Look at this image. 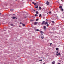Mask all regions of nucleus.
Returning a JSON list of instances; mask_svg holds the SVG:
<instances>
[{
  "label": "nucleus",
  "mask_w": 64,
  "mask_h": 64,
  "mask_svg": "<svg viewBox=\"0 0 64 64\" xmlns=\"http://www.w3.org/2000/svg\"><path fill=\"white\" fill-rule=\"evenodd\" d=\"M59 8L62 10V11L63 10V9L62 8V6H60L59 7Z\"/></svg>",
  "instance_id": "nucleus-1"
},
{
  "label": "nucleus",
  "mask_w": 64,
  "mask_h": 64,
  "mask_svg": "<svg viewBox=\"0 0 64 64\" xmlns=\"http://www.w3.org/2000/svg\"><path fill=\"white\" fill-rule=\"evenodd\" d=\"M38 24V22H34V25H37V24Z\"/></svg>",
  "instance_id": "nucleus-2"
},
{
  "label": "nucleus",
  "mask_w": 64,
  "mask_h": 64,
  "mask_svg": "<svg viewBox=\"0 0 64 64\" xmlns=\"http://www.w3.org/2000/svg\"><path fill=\"white\" fill-rule=\"evenodd\" d=\"M44 30L45 31H46V26H44Z\"/></svg>",
  "instance_id": "nucleus-3"
},
{
  "label": "nucleus",
  "mask_w": 64,
  "mask_h": 64,
  "mask_svg": "<svg viewBox=\"0 0 64 64\" xmlns=\"http://www.w3.org/2000/svg\"><path fill=\"white\" fill-rule=\"evenodd\" d=\"M35 31H40V30L35 29Z\"/></svg>",
  "instance_id": "nucleus-4"
},
{
  "label": "nucleus",
  "mask_w": 64,
  "mask_h": 64,
  "mask_svg": "<svg viewBox=\"0 0 64 64\" xmlns=\"http://www.w3.org/2000/svg\"><path fill=\"white\" fill-rule=\"evenodd\" d=\"M48 24V22H45L44 23V24L45 25H46V24Z\"/></svg>",
  "instance_id": "nucleus-5"
},
{
  "label": "nucleus",
  "mask_w": 64,
  "mask_h": 64,
  "mask_svg": "<svg viewBox=\"0 0 64 64\" xmlns=\"http://www.w3.org/2000/svg\"><path fill=\"white\" fill-rule=\"evenodd\" d=\"M46 4L47 5H49V2H47L46 3Z\"/></svg>",
  "instance_id": "nucleus-6"
},
{
  "label": "nucleus",
  "mask_w": 64,
  "mask_h": 64,
  "mask_svg": "<svg viewBox=\"0 0 64 64\" xmlns=\"http://www.w3.org/2000/svg\"><path fill=\"white\" fill-rule=\"evenodd\" d=\"M43 24H45V22L44 21H43L42 22V24L43 25Z\"/></svg>",
  "instance_id": "nucleus-7"
},
{
  "label": "nucleus",
  "mask_w": 64,
  "mask_h": 64,
  "mask_svg": "<svg viewBox=\"0 0 64 64\" xmlns=\"http://www.w3.org/2000/svg\"><path fill=\"white\" fill-rule=\"evenodd\" d=\"M40 32L41 33V34H43V33H44V32H42V31H40Z\"/></svg>",
  "instance_id": "nucleus-8"
},
{
  "label": "nucleus",
  "mask_w": 64,
  "mask_h": 64,
  "mask_svg": "<svg viewBox=\"0 0 64 64\" xmlns=\"http://www.w3.org/2000/svg\"><path fill=\"white\" fill-rule=\"evenodd\" d=\"M55 61H53L52 63V64H55Z\"/></svg>",
  "instance_id": "nucleus-9"
},
{
  "label": "nucleus",
  "mask_w": 64,
  "mask_h": 64,
  "mask_svg": "<svg viewBox=\"0 0 64 64\" xmlns=\"http://www.w3.org/2000/svg\"><path fill=\"white\" fill-rule=\"evenodd\" d=\"M12 19H15L16 18V17L14 16L12 18Z\"/></svg>",
  "instance_id": "nucleus-10"
},
{
  "label": "nucleus",
  "mask_w": 64,
  "mask_h": 64,
  "mask_svg": "<svg viewBox=\"0 0 64 64\" xmlns=\"http://www.w3.org/2000/svg\"><path fill=\"white\" fill-rule=\"evenodd\" d=\"M38 6H36V7L35 8H38Z\"/></svg>",
  "instance_id": "nucleus-11"
},
{
  "label": "nucleus",
  "mask_w": 64,
  "mask_h": 64,
  "mask_svg": "<svg viewBox=\"0 0 64 64\" xmlns=\"http://www.w3.org/2000/svg\"><path fill=\"white\" fill-rule=\"evenodd\" d=\"M36 14H38V13H39L38 12H36Z\"/></svg>",
  "instance_id": "nucleus-12"
},
{
  "label": "nucleus",
  "mask_w": 64,
  "mask_h": 64,
  "mask_svg": "<svg viewBox=\"0 0 64 64\" xmlns=\"http://www.w3.org/2000/svg\"><path fill=\"white\" fill-rule=\"evenodd\" d=\"M59 49V48H57L56 49V50H58Z\"/></svg>",
  "instance_id": "nucleus-13"
},
{
  "label": "nucleus",
  "mask_w": 64,
  "mask_h": 64,
  "mask_svg": "<svg viewBox=\"0 0 64 64\" xmlns=\"http://www.w3.org/2000/svg\"><path fill=\"white\" fill-rule=\"evenodd\" d=\"M52 22L53 23V24H55V22H54L53 21H52Z\"/></svg>",
  "instance_id": "nucleus-14"
},
{
  "label": "nucleus",
  "mask_w": 64,
  "mask_h": 64,
  "mask_svg": "<svg viewBox=\"0 0 64 64\" xmlns=\"http://www.w3.org/2000/svg\"><path fill=\"white\" fill-rule=\"evenodd\" d=\"M41 14H40L39 15V17H41Z\"/></svg>",
  "instance_id": "nucleus-15"
},
{
  "label": "nucleus",
  "mask_w": 64,
  "mask_h": 64,
  "mask_svg": "<svg viewBox=\"0 0 64 64\" xmlns=\"http://www.w3.org/2000/svg\"><path fill=\"white\" fill-rule=\"evenodd\" d=\"M39 8L40 10V9H41V7H39Z\"/></svg>",
  "instance_id": "nucleus-16"
},
{
  "label": "nucleus",
  "mask_w": 64,
  "mask_h": 64,
  "mask_svg": "<svg viewBox=\"0 0 64 64\" xmlns=\"http://www.w3.org/2000/svg\"><path fill=\"white\" fill-rule=\"evenodd\" d=\"M10 10L11 11H13V10L11 9Z\"/></svg>",
  "instance_id": "nucleus-17"
},
{
  "label": "nucleus",
  "mask_w": 64,
  "mask_h": 64,
  "mask_svg": "<svg viewBox=\"0 0 64 64\" xmlns=\"http://www.w3.org/2000/svg\"><path fill=\"white\" fill-rule=\"evenodd\" d=\"M41 38H42V39H43L44 38V37H43V36H41Z\"/></svg>",
  "instance_id": "nucleus-18"
},
{
  "label": "nucleus",
  "mask_w": 64,
  "mask_h": 64,
  "mask_svg": "<svg viewBox=\"0 0 64 64\" xmlns=\"http://www.w3.org/2000/svg\"><path fill=\"white\" fill-rule=\"evenodd\" d=\"M35 16H36H36H37V14H35Z\"/></svg>",
  "instance_id": "nucleus-19"
},
{
  "label": "nucleus",
  "mask_w": 64,
  "mask_h": 64,
  "mask_svg": "<svg viewBox=\"0 0 64 64\" xmlns=\"http://www.w3.org/2000/svg\"><path fill=\"white\" fill-rule=\"evenodd\" d=\"M41 61V62H42V60H39V61Z\"/></svg>",
  "instance_id": "nucleus-20"
},
{
  "label": "nucleus",
  "mask_w": 64,
  "mask_h": 64,
  "mask_svg": "<svg viewBox=\"0 0 64 64\" xmlns=\"http://www.w3.org/2000/svg\"><path fill=\"white\" fill-rule=\"evenodd\" d=\"M36 21H38V18H37L36 20Z\"/></svg>",
  "instance_id": "nucleus-21"
},
{
  "label": "nucleus",
  "mask_w": 64,
  "mask_h": 64,
  "mask_svg": "<svg viewBox=\"0 0 64 64\" xmlns=\"http://www.w3.org/2000/svg\"><path fill=\"white\" fill-rule=\"evenodd\" d=\"M22 25L24 26H25V24H22Z\"/></svg>",
  "instance_id": "nucleus-22"
},
{
  "label": "nucleus",
  "mask_w": 64,
  "mask_h": 64,
  "mask_svg": "<svg viewBox=\"0 0 64 64\" xmlns=\"http://www.w3.org/2000/svg\"><path fill=\"white\" fill-rule=\"evenodd\" d=\"M48 26H49V24H47V25L46 26H47V27H48Z\"/></svg>",
  "instance_id": "nucleus-23"
},
{
  "label": "nucleus",
  "mask_w": 64,
  "mask_h": 64,
  "mask_svg": "<svg viewBox=\"0 0 64 64\" xmlns=\"http://www.w3.org/2000/svg\"><path fill=\"white\" fill-rule=\"evenodd\" d=\"M56 54V55H57V56H58V54Z\"/></svg>",
  "instance_id": "nucleus-24"
},
{
  "label": "nucleus",
  "mask_w": 64,
  "mask_h": 64,
  "mask_svg": "<svg viewBox=\"0 0 64 64\" xmlns=\"http://www.w3.org/2000/svg\"><path fill=\"white\" fill-rule=\"evenodd\" d=\"M34 5H36V3L34 4Z\"/></svg>",
  "instance_id": "nucleus-25"
},
{
  "label": "nucleus",
  "mask_w": 64,
  "mask_h": 64,
  "mask_svg": "<svg viewBox=\"0 0 64 64\" xmlns=\"http://www.w3.org/2000/svg\"><path fill=\"white\" fill-rule=\"evenodd\" d=\"M51 13V12H49V13H50V14Z\"/></svg>",
  "instance_id": "nucleus-26"
},
{
  "label": "nucleus",
  "mask_w": 64,
  "mask_h": 64,
  "mask_svg": "<svg viewBox=\"0 0 64 64\" xmlns=\"http://www.w3.org/2000/svg\"><path fill=\"white\" fill-rule=\"evenodd\" d=\"M58 54V55H60V53H59Z\"/></svg>",
  "instance_id": "nucleus-27"
},
{
  "label": "nucleus",
  "mask_w": 64,
  "mask_h": 64,
  "mask_svg": "<svg viewBox=\"0 0 64 64\" xmlns=\"http://www.w3.org/2000/svg\"><path fill=\"white\" fill-rule=\"evenodd\" d=\"M52 44V43H50V46H51V44Z\"/></svg>",
  "instance_id": "nucleus-28"
},
{
  "label": "nucleus",
  "mask_w": 64,
  "mask_h": 64,
  "mask_svg": "<svg viewBox=\"0 0 64 64\" xmlns=\"http://www.w3.org/2000/svg\"><path fill=\"white\" fill-rule=\"evenodd\" d=\"M32 3H33V4H34V2H32Z\"/></svg>",
  "instance_id": "nucleus-29"
},
{
  "label": "nucleus",
  "mask_w": 64,
  "mask_h": 64,
  "mask_svg": "<svg viewBox=\"0 0 64 64\" xmlns=\"http://www.w3.org/2000/svg\"><path fill=\"white\" fill-rule=\"evenodd\" d=\"M33 10L34 11H35V10Z\"/></svg>",
  "instance_id": "nucleus-30"
},
{
  "label": "nucleus",
  "mask_w": 64,
  "mask_h": 64,
  "mask_svg": "<svg viewBox=\"0 0 64 64\" xmlns=\"http://www.w3.org/2000/svg\"><path fill=\"white\" fill-rule=\"evenodd\" d=\"M13 24H11V26H13Z\"/></svg>",
  "instance_id": "nucleus-31"
},
{
  "label": "nucleus",
  "mask_w": 64,
  "mask_h": 64,
  "mask_svg": "<svg viewBox=\"0 0 64 64\" xmlns=\"http://www.w3.org/2000/svg\"><path fill=\"white\" fill-rule=\"evenodd\" d=\"M56 53H58V51H57V52H56Z\"/></svg>",
  "instance_id": "nucleus-32"
},
{
  "label": "nucleus",
  "mask_w": 64,
  "mask_h": 64,
  "mask_svg": "<svg viewBox=\"0 0 64 64\" xmlns=\"http://www.w3.org/2000/svg\"><path fill=\"white\" fill-rule=\"evenodd\" d=\"M62 18H64V17H62Z\"/></svg>",
  "instance_id": "nucleus-33"
},
{
  "label": "nucleus",
  "mask_w": 64,
  "mask_h": 64,
  "mask_svg": "<svg viewBox=\"0 0 64 64\" xmlns=\"http://www.w3.org/2000/svg\"><path fill=\"white\" fill-rule=\"evenodd\" d=\"M58 64H60V63H58Z\"/></svg>",
  "instance_id": "nucleus-34"
},
{
  "label": "nucleus",
  "mask_w": 64,
  "mask_h": 64,
  "mask_svg": "<svg viewBox=\"0 0 64 64\" xmlns=\"http://www.w3.org/2000/svg\"><path fill=\"white\" fill-rule=\"evenodd\" d=\"M30 1H32V0H30Z\"/></svg>",
  "instance_id": "nucleus-35"
},
{
  "label": "nucleus",
  "mask_w": 64,
  "mask_h": 64,
  "mask_svg": "<svg viewBox=\"0 0 64 64\" xmlns=\"http://www.w3.org/2000/svg\"><path fill=\"white\" fill-rule=\"evenodd\" d=\"M44 64H45V63H44Z\"/></svg>",
  "instance_id": "nucleus-36"
},
{
  "label": "nucleus",
  "mask_w": 64,
  "mask_h": 64,
  "mask_svg": "<svg viewBox=\"0 0 64 64\" xmlns=\"http://www.w3.org/2000/svg\"><path fill=\"white\" fill-rule=\"evenodd\" d=\"M61 1H63V0H61Z\"/></svg>",
  "instance_id": "nucleus-37"
},
{
  "label": "nucleus",
  "mask_w": 64,
  "mask_h": 64,
  "mask_svg": "<svg viewBox=\"0 0 64 64\" xmlns=\"http://www.w3.org/2000/svg\"><path fill=\"white\" fill-rule=\"evenodd\" d=\"M19 26V27H20V26Z\"/></svg>",
  "instance_id": "nucleus-38"
},
{
  "label": "nucleus",
  "mask_w": 64,
  "mask_h": 64,
  "mask_svg": "<svg viewBox=\"0 0 64 64\" xmlns=\"http://www.w3.org/2000/svg\"><path fill=\"white\" fill-rule=\"evenodd\" d=\"M47 14H48V13H47Z\"/></svg>",
  "instance_id": "nucleus-39"
},
{
  "label": "nucleus",
  "mask_w": 64,
  "mask_h": 64,
  "mask_svg": "<svg viewBox=\"0 0 64 64\" xmlns=\"http://www.w3.org/2000/svg\"><path fill=\"white\" fill-rule=\"evenodd\" d=\"M0 14H1V13H0Z\"/></svg>",
  "instance_id": "nucleus-40"
}]
</instances>
